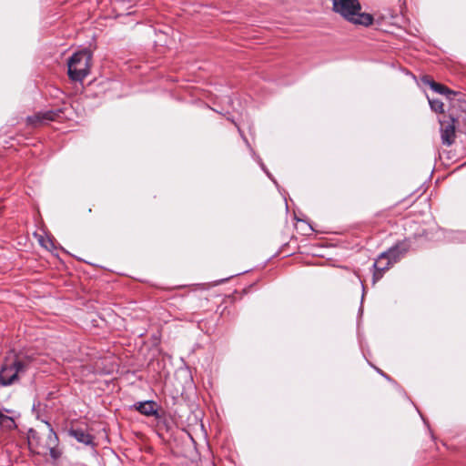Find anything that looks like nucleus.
Listing matches in <instances>:
<instances>
[{
    "label": "nucleus",
    "instance_id": "nucleus-1",
    "mask_svg": "<svg viewBox=\"0 0 466 466\" xmlns=\"http://www.w3.org/2000/svg\"><path fill=\"white\" fill-rule=\"evenodd\" d=\"M333 10L354 25L369 26L373 23L370 14L361 12L359 0H333Z\"/></svg>",
    "mask_w": 466,
    "mask_h": 466
},
{
    "label": "nucleus",
    "instance_id": "nucleus-2",
    "mask_svg": "<svg viewBox=\"0 0 466 466\" xmlns=\"http://www.w3.org/2000/svg\"><path fill=\"white\" fill-rule=\"evenodd\" d=\"M92 54L85 49L75 53L67 62L68 76L73 81H83L90 72Z\"/></svg>",
    "mask_w": 466,
    "mask_h": 466
},
{
    "label": "nucleus",
    "instance_id": "nucleus-3",
    "mask_svg": "<svg viewBox=\"0 0 466 466\" xmlns=\"http://www.w3.org/2000/svg\"><path fill=\"white\" fill-rule=\"evenodd\" d=\"M408 249L409 246L403 242L397 244L388 251L383 252L374 263V268L376 269V272L374 273V279H380L382 273L387 270L393 263H395L401 255L406 253Z\"/></svg>",
    "mask_w": 466,
    "mask_h": 466
},
{
    "label": "nucleus",
    "instance_id": "nucleus-4",
    "mask_svg": "<svg viewBox=\"0 0 466 466\" xmlns=\"http://www.w3.org/2000/svg\"><path fill=\"white\" fill-rule=\"evenodd\" d=\"M26 372V366L19 360H6L0 369V384L9 386Z\"/></svg>",
    "mask_w": 466,
    "mask_h": 466
},
{
    "label": "nucleus",
    "instance_id": "nucleus-5",
    "mask_svg": "<svg viewBox=\"0 0 466 466\" xmlns=\"http://www.w3.org/2000/svg\"><path fill=\"white\" fill-rule=\"evenodd\" d=\"M455 119L451 117L448 121H440L441 141L444 145L451 146L455 139Z\"/></svg>",
    "mask_w": 466,
    "mask_h": 466
},
{
    "label": "nucleus",
    "instance_id": "nucleus-6",
    "mask_svg": "<svg viewBox=\"0 0 466 466\" xmlns=\"http://www.w3.org/2000/svg\"><path fill=\"white\" fill-rule=\"evenodd\" d=\"M61 110L53 111L48 110L45 112L36 113L33 117L31 116V126L33 125H44L50 121L58 120L61 118Z\"/></svg>",
    "mask_w": 466,
    "mask_h": 466
},
{
    "label": "nucleus",
    "instance_id": "nucleus-7",
    "mask_svg": "<svg viewBox=\"0 0 466 466\" xmlns=\"http://www.w3.org/2000/svg\"><path fill=\"white\" fill-rule=\"evenodd\" d=\"M422 81L424 84L429 85L431 89H433L435 92L446 96H450L451 94H454L452 91H451L447 86L436 83L433 80L430 79L428 76H424L422 78Z\"/></svg>",
    "mask_w": 466,
    "mask_h": 466
},
{
    "label": "nucleus",
    "instance_id": "nucleus-8",
    "mask_svg": "<svg viewBox=\"0 0 466 466\" xmlns=\"http://www.w3.org/2000/svg\"><path fill=\"white\" fill-rule=\"evenodd\" d=\"M69 433L71 436L76 438L79 442L90 444L93 441L92 436L81 429H72L69 431Z\"/></svg>",
    "mask_w": 466,
    "mask_h": 466
},
{
    "label": "nucleus",
    "instance_id": "nucleus-9",
    "mask_svg": "<svg viewBox=\"0 0 466 466\" xmlns=\"http://www.w3.org/2000/svg\"><path fill=\"white\" fill-rule=\"evenodd\" d=\"M137 409L142 414L150 416L156 413V404L153 401H145L137 404Z\"/></svg>",
    "mask_w": 466,
    "mask_h": 466
},
{
    "label": "nucleus",
    "instance_id": "nucleus-10",
    "mask_svg": "<svg viewBox=\"0 0 466 466\" xmlns=\"http://www.w3.org/2000/svg\"><path fill=\"white\" fill-rule=\"evenodd\" d=\"M0 426L6 430H12L15 428V422L12 417L5 415L0 420Z\"/></svg>",
    "mask_w": 466,
    "mask_h": 466
},
{
    "label": "nucleus",
    "instance_id": "nucleus-11",
    "mask_svg": "<svg viewBox=\"0 0 466 466\" xmlns=\"http://www.w3.org/2000/svg\"><path fill=\"white\" fill-rule=\"evenodd\" d=\"M429 103L431 106V108L437 113H443L444 112V105L443 103L439 99H429Z\"/></svg>",
    "mask_w": 466,
    "mask_h": 466
},
{
    "label": "nucleus",
    "instance_id": "nucleus-12",
    "mask_svg": "<svg viewBox=\"0 0 466 466\" xmlns=\"http://www.w3.org/2000/svg\"><path fill=\"white\" fill-rule=\"evenodd\" d=\"M35 237L38 238L40 245L47 250H50L53 248V243L50 239H45L38 234H35Z\"/></svg>",
    "mask_w": 466,
    "mask_h": 466
},
{
    "label": "nucleus",
    "instance_id": "nucleus-13",
    "mask_svg": "<svg viewBox=\"0 0 466 466\" xmlns=\"http://www.w3.org/2000/svg\"><path fill=\"white\" fill-rule=\"evenodd\" d=\"M50 455L54 458V459H56L59 457V452L55 449V448H50Z\"/></svg>",
    "mask_w": 466,
    "mask_h": 466
},
{
    "label": "nucleus",
    "instance_id": "nucleus-14",
    "mask_svg": "<svg viewBox=\"0 0 466 466\" xmlns=\"http://www.w3.org/2000/svg\"><path fill=\"white\" fill-rule=\"evenodd\" d=\"M6 412H8V410L4 407H0V420L6 415Z\"/></svg>",
    "mask_w": 466,
    "mask_h": 466
},
{
    "label": "nucleus",
    "instance_id": "nucleus-15",
    "mask_svg": "<svg viewBox=\"0 0 466 466\" xmlns=\"http://www.w3.org/2000/svg\"><path fill=\"white\" fill-rule=\"evenodd\" d=\"M46 428H47L49 436H52L54 434V432H53L52 429H50L49 424H46Z\"/></svg>",
    "mask_w": 466,
    "mask_h": 466
},
{
    "label": "nucleus",
    "instance_id": "nucleus-16",
    "mask_svg": "<svg viewBox=\"0 0 466 466\" xmlns=\"http://www.w3.org/2000/svg\"><path fill=\"white\" fill-rule=\"evenodd\" d=\"M30 432H31V438H35L34 431L32 429L30 430Z\"/></svg>",
    "mask_w": 466,
    "mask_h": 466
}]
</instances>
